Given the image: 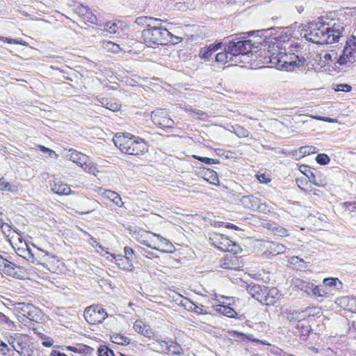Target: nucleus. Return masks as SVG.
Wrapping results in <instances>:
<instances>
[{"label": "nucleus", "instance_id": "f257e3e1", "mask_svg": "<svg viewBox=\"0 0 356 356\" xmlns=\"http://www.w3.org/2000/svg\"><path fill=\"white\" fill-rule=\"evenodd\" d=\"M277 28L271 27L248 33L249 35L257 34L259 38L257 41L252 42L251 40H238L235 41V39H232L225 42V49L229 51V54L232 55L234 62L236 63L237 58L240 56H245L249 53H251L253 49H263L265 50L266 48H270L271 42L268 40L272 38L277 40V37H273V31H275ZM279 29H281L280 27Z\"/></svg>", "mask_w": 356, "mask_h": 356}, {"label": "nucleus", "instance_id": "f03ea898", "mask_svg": "<svg viewBox=\"0 0 356 356\" xmlns=\"http://www.w3.org/2000/svg\"><path fill=\"white\" fill-rule=\"evenodd\" d=\"M344 26L339 22H327L323 18L308 24L305 38L316 44H333L343 35Z\"/></svg>", "mask_w": 356, "mask_h": 356}, {"label": "nucleus", "instance_id": "7ed1b4c3", "mask_svg": "<svg viewBox=\"0 0 356 356\" xmlns=\"http://www.w3.org/2000/svg\"><path fill=\"white\" fill-rule=\"evenodd\" d=\"M113 141L115 145L124 154L138 156L148 151V145L145 140L130 133H117Z\"/></svg>", "mask_w": 356, "mask_h": 356}, {"label": "nucleus", "instance_id": "20e7f679", "mask_svg": "<svg viewBox=\"0 0 356 356\" xmlns=\"http://www.w3.org/2000/svg\"><path fill=\"white\" fill-rule=\"evenodd\" d=\"M174 38L179 40L167 29H145L141 33L140 40L148 47L155 48L159 45H166L168 43H176Z\"/></svg>", "mask_w": 356, "mask_h": 356}, {"label": "nucleus", "instance_id": "39448f33", "mask_svg": "<svg viewBox=\"0 0 356 356\" xmlns=\"http://www.w3.org/2000/svg\"><path fill=\"white\" fill-rule=\"evenodd\" d=\"M302 49V46L299 43H295L289 47L287 54L282 52V69L291 71L295 68L304 66L306 59L300 54V49Z\"/></svg>", "mask_w": 356, "mask_h": 356}, {"label": "nucleus", "instance_id": "423d86ee", "mask_svg": "<svg viewBox=\"0 0 356 356\" xmlns=\"http://www.w3.org/2000/svg\"><path fill=\"white\" fill-rule=\"evenodd\" d=\"M8 341L20 356H32L33 350L30 347L27 335L16 333L13 336H10Z\"/></svg>", "mask_w": 356, "mask_h": 356}, {"label": "nucleus", "instance_id": "0eeeda50", "mask_svg": "<svg viewBox=\"0 0 356 356\" xmlns=\"http://www.w3.org/2000/svg\"><path fill=\"white\" fill-rule=\"evenodd\" d=\"M210 241L214 247L223 252H230L236 254L241 250L238 244L221 234H214L210 237Z\"/></svg>", "mask_w": 356, "mask_h": 356}, {"label": "nucleus", "instance_id": "6e6552de", "mask_svg": "<svg viewBox=\"0 0 356 356\" xmlns=\"http://www.w3.org/2000/svg\"><path fill=\"white\" fill-rule=\"evenodd\" d=\"M85 319L90 324H98L102 323L108 316L105 309L96 305L88 307L83 314Z\"/></svg>", "mask_w": 356, "mask_h": 356}, {"label": "nucleus", "instance_id": "1a4fd4ad", "mask_svg": "<svg viewBox=\"0 0 356 356\" xmlns=\"http://www.w3.org/2000/svg\"><path fill=\"white\" fill-rule=\"evenodd\" d=\"M162 113L163 111L161 110H156L152 112L151 118L154 123L162 128H173L175 124L174 121L166 115L164 117L161 116Z\"/></svg>", "mask_w": 356, "mask_h": 356}, {"label": "nucleus", "instance_id": "9d476101", "mask_svg": "<svg viewBox=\"0 0 356 356\" xmlns=\"http://www.w3.org/2000/svg\"><path fill=\"white\" fill-rule=\"evenodd\" d=\"M2 272L7 275L18 279H23L25 274L24 269L21 266H17L9 261H7V264L3 268Z\"/></svg>", "mask_w": 356, "mask_h": 356}, {"label": "nucleus", "instance_id": "9b49d317", "mask_svg": "<svg viewBox=\"0 0 356 356\" xmlns=\"http://www.w3.org/2000/svg\"><path fill=\"white\" fill-rule=\"evenodd\" d=\"M263 305L270 306L274 305L280 298L281 294L277 288L273 287L269 289L266 286Z\"/></svg>", "mask_w": 356, "mask_h": 356}, {"label": "nucleus", "instance_id": "f8f14e48", "mask_svg": "<svg viewBox=\"0 0 356 356\" xmlns=\"http://www.w3.org/2000/svg\"><path fill=\"white\" fill-rule=\"evenodd\" d=\"M247 291L250 295L254 299L263 304L265 291H266V286L259 284H249L247 286Z\"/></svg>", "mask_w": 356, "mask_h": 356}, {"label": "nucleus", "instance_id": "ddd939ff", "mask_svg": "<svg viewBox=\"0 0 356 356\" xmlns=\"http://www.w3.org/2000/svg\"><path fill=\"white\" fill-rule=\"evenodd\" d=\"M134 329L136 332L147 338H151L154 335V332L150 326L140 320L135 321Z\"/></svg>", "mask_w": 356, "mask_h": 356}, {"label": "nucleus", "instance_id": "4468645a", "mask_svg": "<svg viewBox=\"0 0 356 356\" xmlns=\"http://www.w3.org/2000/svg\"><path fill=\"white\" fill-rule=\"evenodd\" d=\"M296 333L300 336L302 341H306L311 332V327L308 322L306 321H298L296 325Z\"/></svg>", "mask_w": 356, "mask_h": 356}, {"label": "nucleus", "instance_id": "2eb2a0df", "mask_svg": "<svg viewBox=\"0 0 356 356\" xmlns=\"http://www.w3.org/2000/svg\"><path fill=\"white\" fill-rule=\"evenodd\" d=\"M51 191L60 195H67L71 193L70 188L60 181H54L50 184Z\"/></svg>", "mask_w": 356, "mask_h": 356}, {"label": "nucleus", "instance_id": "dca6fc26", "mask_svg": "<svg viewBox=\"0 0 356 356\" xmlns=\"http://www.w3.org/2000/svg\"><path fill=\"white\" fill-rule=\"evenodd\" d=\"M69 152L70 154L68 156L70 160L76 163L81 168L84 166L87 161H88L89 159L86 155L75 149H70L69 150Z\"/></svg>", "mask_w": 356, "mask_h": 356}, {"label": "nucleus", "instance_id": "f3484780", "mask_svg": "<svg viewBox=\"0 0 356 356\" xmlns=\"http://www.w3.org/2000/svg\"><path fill=\"white\" fill-rule=\"evenodd\" d=\"M111 257L115 259V264L118 267L123 270L132 271L134 270V265L132 261L129 260L122 255L115 256L111 254Z\"/></svg>", "mask_w": 356, "mask_h": 356}, {"label": "nucleus", "instance_id": "a211bd4d", "mask_svg": "<svg viewBox=\"0 0 356 356\" xmlns=\"http://www.w3.org/2000/svg\"><path fill=\"white\" fill-rule=\"evenodd\" d=\"M79 14L87 22L99 26V22L97 16L88 7L82 6L78 8Z\"/></svg>", "mask_w": 356, "mask_h": 356}, {"label": "nucleus", "instance_id": "6ab92c4d", "mask_svg": "<svg viewBox=\"0 0 356 356\" xmlns=\"http://www.w3.org/2000/svg\"><path fill=\"white\" fill-rule=\"evenodd\" d=\"M240 201L242 205L247 209L254 210L259 206V199L253 195H244Z\"/></svg>", "mask_w": 356, "mask_h": 356}, {"label": "nucleus", "instance_id": "aec40b11", "mask_svg": "<svg viewBox=\"0 0 356 356\" xmlns=\"http://www.w3.org/2000/svg\"><path fill=\"white\" fill-rule=\"evenodd\" d=\"M339 305L343 307L346 310L356 313V298L343 297L339 300Z\"/></svg>", "mask_w": 356, "mask_h": 356}, {"label": "nucleus", "instance_id": "412c9836", "mask_svg": "<svg viewBox=\"0 0 356 356\" xmlns=\"http://www.w3.org/2000/svg\"><path fill=\"white\" fill-rule=\"evenodd\" d=\"M97 102L104 108L112 111H118L120 109L121 105L117 102L105 97H97Z\"/></svg>", "mask_w": 356, "mask_h": 356}, {"label": "nucleus", "instance_id": "4be33fe9", "mask_svg": "<svg viewBox=\"0 0 356 356\" xmlns=\"http://www.w3.org/2000/svg\"><path fill=\"white\" fill-rule=\"evenodd\" d=\"M164 353L172 355H180L182 353V348L177 342L168 341V346L165 347Z\"/></svg>", "mask_w": 356, "mask_h": 356}, {"label": "nucleus", "instance_id": "5701e85b", "mask_svg": "<svg viewBox=\"0 0 356 356\" xmlns=\"http://www.w3.org/2000/svg\"><path fill=\"white\" fill-rule=\"evenodd\" d=\"M300 171L303 172L309 179V181L314 184L317 186H321V184L318 183L316 179L315 172H317V170L315 169H311L307 165H301L300 167Z\"/></svg>", "mask_w": 356, "mask_h": 356}, {"label": "nucleus", "instance_id": "b1692460", "mask_svg": "<svg viewBox=\"0 0 356 356\" xmlns=\"http://www.w3.org/2000/svg\"><path fill=\"white\" fill-rule=\"evenodd\" d=\"M216 312L229 318H236L237 312L229 305H218Z\"/></svg>", "mask_w": 356, "mask_h": 356}, {"label": "nucleus", "instance_id": "393cba45", "mask_svg": "<svg viewBox=\"0 0 356 356\" xmlns=\"http://www.w3.org/2000/svg\"><path fill=\"white\" fill-rule=\"evenodd\" d=\"M204 179L207 180L209 183L213 185H218L219 184V179L218 177V174L214 170L207 168L204 172Z\"/></svg>", "mask_w": 356, "mask_h": 356}, {"label": "nucleus", "instance_id": "a878e982", "mask_svg": "<svg viewBox=\"0 0 356 356\" xmlns=\"http://www.w3.org/2000/svg\"><path fill=\"white\" fill-rule=\"evenodd\" d=\"M215 58L216 61L220 63H226L228 62L234 61L232 55L229 54V51H227V49H225V51L217 54Z\"/></svg>", "mask_w": 356, "mask_h": 356}, {"label": "nucleus", "instance_id": "bb28decb", "mask_svg": "<svg viewBox=\"0 0 356 356\" xmlns=\"http://www.w3.org/2000/svg\"><path fill=\"white\" fill-rule=\"evenodd\" d=\"M30 308L31 309H29L28 314L26 316V318H28L29 321L38 322V321L40 320L41 317V311L33 305L32 307H30Z\"/></svg>", "mask_w": 356, "mask_h": 356}, {"label": "nucleus", "instance_id": "cd10ccee", "mask_svg": "<svg viewBox=\"0 0 356 356\" xmlns=\"http://www.w3.org/2000/svg\"><path fill=\"white\" fill-rule=\"evenodd\" d=\"M323 284L326 286L333 287L335 289L339 290L343 287L342 282L338 279L334 277H327L323 280Z\"/></svg>", "mask_w": 356, "mask_h": 356}, {"label": "nucleus", "instance_id": "c85d7f7f", "mask_svg": "<svg viewBox=\"0 0 356 356\" xmlns=\"http://www.w3.org/2000/svg\"><path fill=\"white\" fill-rule=\"evenodd\" d=\"M32 304L25 303V302H17L15 305V309L18 313L17 314H21L23 316H26L29 311L30 307H32Z\"/></svg>", "mask_w": 356, "mask_h": 356}, {"label": "nucleus", "instance_id": "c756f323", "mask_svg": "<svg viewBox=\"0 0 356 356\" xmlns=\"http://www.w3.org/2000/svg\"><path fill=\"white\" fill-rule=\"evenodd\" d=\"M282 52H278L277 54H270V55L268 56L269 60L268 63H271L272 65H274L276 67L279 69H282Z\"/></svg>", "mask_w": 356, "mask_h": 356}, {"label": "nucleus", "instance_id": "7c9ffc66", "mask_svg": "<svg viewBox=\"0 0 356 356\" xmlns=\"http://www.w3.org/2000/svg\"><path fill=\"white\" fill-rule=\"evenodd\" d=\"M99 26H100L102 30L109 32L110 33H115L118 30V25L111 22H102L99 21Z\"/></svg>", "mask_w": 356, "mask_h": 356}, {"label": "nucleus", "instance_id": "2f4dec72", "mask_svg": "<svg viewBox=\"0 0 356 356\" xmlns=\"http://www.w3.org/2000/svg\"><path fill=\"white\" fill-rule=\"evenodd\" d=\"M233 335L236 336V337H245L249 341H254V342H256V343H260L262 345L270 346V343L267 341L255 339L253 337V335H252V334H244L243 332H240L238 331H234Z\"/></svg>", "mask_w": 356, "mask_h": 356}, {"label": "nucleus", "instance_id": "473e14b6", "mask_svg": "<svg viewBox=\"0 0 356 356\" xmlns=\"http://www.w3.org/2000/svg\"><path fill=\"white\" fill-rule=\"evenodd\" d=\"M111 340L113 343L119 344V345H127L130 342V339L124 336H122L120 334H114L111 336Z\"/></svg>", "mask_w": 356, "mask_h": 356}, {"label": "nucleus", "instance_id": "72a5a7b5", "mask_svg": "<svg viewBox=\"0 0 356 356\" xmlns=\"http://www.w3.org/2000/svg\"><path fill=\"white\" fill-rule=\"evenodd\" d=\"M186 111L190 113L191 114H194L195 115L197 116V119L203 121L207 120L210 117V115L207 113L198 109L190 108H186Z\"/></svg>", "mask_w": 356, "mask_h": 356}, {"label": "nucleus", "instance_id": "f704fd0d", "mask_svg": "<svg viewBox=\"0 0 356 356\" xmlns=\"http://www.w3.org/2000/svg\"><path fill=\"white\" fill-rule=\"evenodd\" d=\"M237 260L236 256H231L230 259L226 257L220 264V266L225 269H235L236 265L234 264V261Z\"/></svg>", "mask_w": 356, "mask_h": 356}, {"label": "nucleus", "instance_id": "c9c22d12", "mask_svg": "<svg viewBox=\"0 0 356 356\" xmlns=\"http://www.w3.org/2000/svg\"><path fill=\"white\" fill-rule=\"evenodd\" d=\"M98 356H114V352L112 349L106 345H101L97 349Z\"/></svg>", "mask_w": 356, "mask_h": 356}, {"label": "nucleus", "instance_id": "e433bc0d", "mask_svg": "<svg viewBox=\"0 0 356 356\" xmlns=\"http://www.w3.org/2000/svg\"><path fill=\"white\" fill-rule=\"evenodd\" d=\"M343 51L346 58H349L350 60L356 56V51L351 47L350 42H346V46Z\"/></svg>", "mask_w": 356, "mask_h": 356}, {"label": "nucleus", "instance_id": "4c0bfd02", "mask_svg": "<svg viewBox=\"0 0 356 356\" xmlns=\"http://www.w3.org/2000/svg\"><path fill=\"white\" fill-rule=\"evenodd\" d=\"M74 352L84 353L86 355H92L94 352V348L88 346H81L79 348L72 347L70 348Z\"/></svg>", "mask_w": 356, "mask_h": 356}, {"label": "nucleus", "instance_id": "58836bf2", "mask_svg": "<svg viewBox=\"0 0 356 356\" xmlns=\"http://www.w3.org/2000/svg\"><path fill=\"white\" fill-rule=\"evenodd\" d=\"M15 186L6 181L3 177L0 178V190L13 192Z\"/></svg>", "mask_w": 356, "mask_h": 356}, {"label": "nucleus", "instance_id": "ea45409f", "mask_svg": "<svg viewBox=\"0 0 356 356\" xmlns=\"http://www.w3.org/2000/svg\"><path fill=\"white\" fill-rule=\"evenodd\" d=\"M193 157L204 163L207 164V165H213V164H217V163H220L219 160H218V159H211V158H208V157H204V156H197V155H193Z\"/></svg>", "mask_w": 356, "mask_h": 356}, {"label": "nucleus", "instance_id": "a19ab883", "mask_svg": "<svg viewBox=\"0 0 356 356\" xmlns=\"http://www.w3.org/2000/svg\"><path fill=\"white\" fill-rule=\"evenodd\" d=\"M162 20L158 18H154L150 17V20L148 23L147 29H164L161 26Z\"/></svg>", "mask_w": 356, "mask_h": 356}, {"label": "nucleus", "instance_id": "79ce46f5", "mask_svg": "<svg viewBox=\"0 0 356 356\" xmlns=\"http://www.w3.org/2000/svg\"><path fill=\"white\" fill-rule=\"evenodd\" d=\"M333 89L337 92H350L352 90V86L347 83H340L333 85Z\"/></svg>", "mask_w": 356, "mask_h": 356}, {"label": "nucleus", "instance_id": "37998d69", "mask_svg": "<svg viewBox=\"0 0 356 356\" xmlns=\"http://www.w3.org/2000/svg\"><path fill=\"white\" fill-rule=\"evenodd\" d=\"M300 289L307 293H311L314 289V284L310 282L301 281V284H299Z\"/></svg>", "mask_w": 356, "mask_h": 356}, {"label": "nucleus", "instance_id": "c03bdc74", "mask_svg": "<svg viewBox=\"0 0 356 356\" xmlns=\"http://www.w3.org/2000/svg\"><path fill=\"white\" fill-rule=\"evenodd\" d=\"M316 161L320 165H327L330 159L326 154H318L316 157Z\"/></svg>", "mask_w": 356, "mask_h": 356}, {"label": "nucleus", "instance_id": "a18cd8bd", "mask_svg": "<svg viewBox=\"0 0 356 356\" xmlns=\"http://www.w3.org/2000/svg\"><path fill=\"white\" fill-rule=\"evenodd\" d=\"M270 249L273 251L275 254H279L284 252L286 248L284 245L281 243H273L270 245Z\"/></svg>", "mask_w": 356, "mask_h": 356}, {"label": "nucleus", "instance_id": "49530a36", "mask_svg": "<svg viewBox=\"0 0 356 356\" xmlns=\"http://www.w3.org/2000/svg\"><path fill=\"white\" fill-rule=\"evenodd\" d=\"M150 17L142 16L137 17L135 20V23L138 26H146L148 28V23Z\"/></svg>", "mask_w": 356, "mask_h": 356}, {"label": "nucleus", "instance_id": "de8ad7c7", "mask_svg": "<svg viewBox=\"0 0 356 356\" xmlns=\"http://www.w3.org/2000/svg\"><path fill=\"white\" fill-rule=\"evenodd\" d=\"M213 54L208 47L202 48L200 49L199 56L201 58L204 60H209L211 58Z\"/></svg>", "mask_w": 356, "mask_h": 356}, {"label": "nucleus", "instance_id": "09e8293b", "mask_svg": "<svg viewBox=\"0 0 356 356\" xmlns=\"http://www.w3.org/2000/svg\"><path fill=\"white\" fill-rule=\"evenodd\" d=\"M108 193L110 194L108 197L111 198L116 205L120 207L123 204L121 197L117 193L113 191H109Z\"/></svg>", "mask_w": 356, "mask_h": 356}, {"label": "nucleus", "instance_id": "8fccbe9b", "mask_svg": "<svg viewBox=\"0 0 356 356\" xmlns=\"http://www.w3.org/2000/svg\"><path fill=\"white\" fill-rule=\"evenodd\" d=\"M234 130L235 134L240 138L248 136V131L241 126L236 125Z\"/></svg>", "mask_w": 356, "mask_h": 356}, {"label": "nucleus", "instance_id": "3c124183", "mask_svg": "<svg viewBox=\"0 0 356 356\" xmlns=\"http://www.w3.org/2000/svg\"><path fill=\"white\" fill-rule=\"evenodd\" d=\"M312 293L318 297H324L325 296L327 292L324 289L320 287L319 286L314 285Z\"/></svg>", "mask_w": 356, "mask_h": 356}, {"label": "nucleus", "instance_id": "603ef678", "mask_svg": "<svg viewBox=\"0 0 356 356\" xmlns=\"http://www.w3.org/2000/svg\"><path fill=\"white\" fill-rule=\"evenodd\" d=\"M82 168L84 169L85 171L93 175H95V172L97 171L96 167L92 164L89 159Z\"/></svg>", "mask_w": 356, "mask_h": 356}, {"label": "nucleus", "instance_id": "864d4df0", "mask_svg": "<svg viewBox=\"0 0 356 356\" xmlns=\"http://www.w3.org/2000/svg\"><path fill=\"white\" fill-rule=\"evenodd\" d=\"M0 324L6 325L8 327H10L13 325V322L5 314L0 312Z\"/></svg>", "mask_w": 356, "mask_h": 356}, {"label": "nucleus", "instance_id": "5fc2aeb1", "mask_svg": "<svg viewBox=\"0 0 356 356\" xmlns=\"http://www.w3.org/2000/svg\"><path fill=\"white\" fill-rule=\"evenodd\" d=\"M157 350L159 353H164L165 348L168 346V341L159 340L156 342Z\"/></svg>", "mask_w": 356, "mask_h": 356}, {"label": "nucleus", "instance_id": "6e6d98bb", "mask_svg": "<svg viewBox=\"0 0 356 356\" xmlns=\"http://www.w3.org/2000/svg\"><path fill=\"white\" fill-rule=\"evenodd\" d=\"M10 350V349L8 346L0 340V353L3 355H7Z\"/></svg>", "mask_w": 356, "mask_h": 356}, {"label": "nucleus", "instance_id": "4d7b16f0", "mask_svg": "<svg viewBox=\"0 0 356 356\" xmlns=\"http://www.w3.org/2000/svg\"><path fill=\"white\" fill-rule=\"evenodd\" d=\"M273 229L275 231V234L280 236H286L289 234L288 230L282 227L273 228Z\"/></svg>", "mask_w": 356, "mask_h": 356}, {"label": "nucleus", "instance_id": "13d9d810", "mask_svg": "<svg viewBox=\"0 0 356 356\" xmlns=\"http://www.w3.org/2000/svg\"><path fill=\"white\" fill-rule=\"evenodd\" d=\"M337 63L340 65H343L347 64L348 63H352V61L349 60V58H346L344 53L343 52L342 54L338 58Z\"/></svg>", "mask_w": 356, "mask_h": 356}, {"label": "nucleus", "instance_id": "bf43d9fd", "mask_svg": "<svg viewBox=\"0 0 356 356\" xmlns=\"http://www.w3.org/2000/svg\"><path fill=\"white\" fill-rule=\"evenodd\" d=\"M124 254H125V255L124 257L127 258V259H129V260L132 261V259H133V254H134L133 249L129 248V247H125L124 248Z\"/></svg>", "mask_w": 356, "mask_h": 356}, {"label": "nucleus", "instance_id": "052dcab7", "mask_svg": "<svg viewBox=\"0 0 356 356\" xmlns=\"http://www.w3.org/2000/svg\"><path fill=\"white\" fill-rule=\"evenodd\" d=\"M222 44V42H219L216 44H211L209 46H208L207 47H208V49H209L211 50V52L212 54H213L215 51H216L220 48H221Z\"/></svg>", "mask_w": 356, "mask_h": 356}, {"label": "nucleus", "instance_id": "680f3d73", "mask_svg": "<svg viewBox=\"0 0 356 356\" xmlns=\"http://www.w3.org/2000/svg\"><path fill=\"white\" fill-rule=\"evenodd\" d=\"M38 147L41 152L44 153H48L50 156H51L52 154H55V152L54 150L43 145H39Z\"/></svg>", "mask_w": 356, "mask_h": 356}, {"label": "nucleus", "instance_id": "e2e57ef3", "mask_svg": "<svg viewBox=\"0 0 356 356\" xmlns=\"http://www.w3.org/2000/svg\"><path fill=\"white\" fill-rule=\"evenodd\" d=\"M26 253L27 255L24 256V258L26 259V260L28 261H31L32 262H34V255L29 248H27Z\"/></svg>", "mask_w": 356, "mask_h": 356}, {"label": "nucleus", "instance_id": "0e129e2a", "mask_svg": "<svg viewBox=\"0 0 356 356\" xmlns=\"http://www.w3.org/2000/svg\"><path fill=\"white\" fill-rule=\"evenodd\" d=\"M17 318H18V320L21 323H22L24 325H27V323L31 322V321H29L28 318H26V316H23L21 314H17Z\"/></svg>", "mask_w": 356, "mask_h": 356}, {"label": "nucleus", "instance_id": "69168bd1", "mask_svg": "<svg viewBox=\"0 0 356 356\" xmlns=\"http://www.w3.org/2000/svg\"><path fill=\"white\" fill-rule=\"evenodd\" d=\"M344 205L346 206V207L347 209H348L350 211H353L355 209H356V202H346L344 203Z\"/></svg>", "mask_w": 356, "mask_h": 356}, {"label": "nucleus", "instance_id": "338daca9", "mask_svg": "<svg viewBox=\"0 0 356 356\" xmlns=\"http://www.w3.org/2000/svg\"><path fill=\"white\" fill-rule=\"evenodd\" d=\"M10 226L8 223H3L1 226V231L3 234L10 232Z\"/></svg>", "mask_w": 356, "mask_h": 356}, {"label": "nucleus", "instance_id": "774afa93", "mask_svg": "<svg viewBox=\"0 0 356 356\" xmlns=\"http://www.w3.org/2000/svg\"><path fill=\"white\" fill-rule=\"evenodd\" d=\"M51 356H67L66 354L61 353L60 351L54 350L51 353Z\"/></svg>", "mask_w": 356, "mask_h": 356}]
</instances>
